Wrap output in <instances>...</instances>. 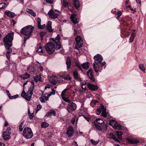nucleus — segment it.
<instances>
[{"mask_svg": "<svg viewBox=\"0 0 146 146\" xmlns=\"http://www.w3.org/2000/svg\"><path fill=\"white\" fill-rule=\"evenodd\" d=\"M57 37L56 38H52L51 41L48 43L45 46V48L46 52L49 54H52L54 52L55 49H59L61 48L60 44V38Z\"/></svg>", "mask_w": 146, "mask_h": 146, "instance_id": "1", "label": "nucleus"}, {"mask_svg": "<svg viewBox=\"0 0 146 146\" xmlns=\"http://www.w3.org/2000/svg\"><path fill=\"white\" fill-rule=\"evenodd\" d=\"M34 29V27L32 25H29L21 29L20 33L24 36H23L24 44H25L27 40L31 36Z\"/></svg>", "mask_w": 146, "mask_h": 146, "instance_id": "2", "label": "nucleus"}, {"mask_svg": "<svg viewBox=\"0 0 146 146\" xmlns=\"http://www.w3.org/2000/svg\"><path fill=\"white\" fill-rule=\"evenodd\" d=\"M31 85L29 88L27 92L26 93L23 90L21 94V96L22 97L28 101H29L31 100L32 96L33 94V90L34 88V82L31 81Z\"/></svg>", "mask_w": 146, "mask_h": 146, "instance_id": "3", "label": "nucleus"}, {"mask_svg": "<svg viewBox=\"0 0 146 146\" xmlns=\"http://www.w3.org/2000/svg\"><path fill=\"white\" fill-rule=\"evenodd\" d=\"M14 33H8L3 38V42L5 46L10 47L12 46V40L13 39Z\"/></svg>", "mask_w": 146, "mask_h": 146, "instance_id": "4", "label": "nucleus"}, {"mask_svg": "<svg viewBox=\"0 0 146 146\" xmlns=\"http://www.w3.org/2000/svg\"><path fill=\"white\" fill-rule=\"evenodd\" d=\"M23 137L27 139H30L33 136V133L31 129L28 127H25L23 131Z\"/></svg>", "mask_w": 146, "mask_h": 146, "instance_id": "5", "label": "nucleus"}, {"mask_svg": "<svg viewBox=\"0 0 146 146\" xmlns=\"http://www.w3.org/2000/svg\"><path fill=\"white\" fill-rule=\"evenodd\" d=\"M75 40L76 42V44L75 46V48L78 50L79 48H81L83 45V40L81 37L80 36H78L75 38Z\"/></svg>", "mask_w": 146, "mask_h": 146, "instance_id": "6", "label": "nucleus"}, {"mask_svg": "<svg viewBox=\"0 0 146 146\" xmlns=\"http://www.w3.org/2000/svg\"><path fill=\"white\" fill-rule=\"evenodd\" d=\"M76 105L74 103L72 102L68 104L67 110L68 112L71 113L76 110Z\"/></svg>", "mask_w": 146, "mask_h": 146, "instance_id": "7", "label": "nucleus"}, {"mask_svg": "<svg viewBox=\"0 0 146 146\" xmlns=\"http://www.w3.org/2000/svg\"><path fill=\"white\" fill-rule=\"evenodd\" d=\"M94 59L95 61L93 63V65L95 64L96 65L98 64V63H100L103 60V58L101 55L98 54L94 57Z\"/></svg>", "mask_w": 146, "mask_h": 146, "instance_id": "8", "label": "nucleus"}, {"mask_svg": "<svg viewBox=\"0 0 146 146\" xmlns=\"http://www.w3.org/2000/svg\"><path fill=\"white\" fill-rule=\"evenodd\" d=\"M95 125L96 129L100 131L106 130L107 127V125H101L98 123H95Z\"/></svg>", "mask_w": 146, "mask_h": 146, "instance_id": "9", "label": "nucleus"}, {"mask_svg": "<svg viewBox=\"0 0 146 146\" xmlns=\"http://www.w3.org/2000/svg\"><path fill=\"white\" fill-rule=\"evenodd\" d=\"M48 14L49 15V17L52 19H56L59 15L58 14L55 13L54 11L52 9L50 10Z\"/></svg>", "mask_w": 146, "mask_h": 146, "instance_id": "10", "label": "nucleus"}, {"mask_svg": "<svg viewBox=\"0 0 146 146\" xmlns=\"http://www.w3.org/2000/svg\"><path fill=\"white\" fill-rule=\"evenodd\" d=\"M74 132V131L72 126H69L67 129L66 134L69 137H72Z\"/></svg>", "mask_w": 146, "mask_h": 146, "instance_id": "11", "label": "nucleus"}, {"mask_svg": "<svg viewBox=\"0 0 146 146\" xmlns=\"http://www.w3.org/2000/svg\"><path fill=\"white\" fill-rule=\"evenodd\" d=\"M11 132L9 131H4L3 133V137L5 141L9 140L11 138Z\"/></svg>", "mask_w": 146, "mask_h": 146, "instance_id": "12", "label": "nucleus"}, {"mask_svg": "<svg viewBox=\"0 0 146 146\" xmlns=\"http://www.w3.org/2000/svg\"><path fill=\"white\" fill-rule=\"evenodd\" d=\"M87 86L89 89L92 91H95L98 90L99 88L97 85L91 84L89 82L88 83Z\"/></svg>", "mask_w": 146, "mask_h": 146, "instance_id": "13", "label": "nucleus"}, {"mask_svg": "<svg viewBox=\"0 0 146 146\" xmlns=\"http://www.w3.org/2000/svg\"><path fill=\"white\" fill-rule=\"evenodd\" d=\"M76 15L75 14H72L70 17V18L74 25H76L78 23V21L76 18Z\"/></svg>", "mask_w": 146, "mask_h": 146, "instance_id": "14", "label": "nucleus"}, {"mask_svg": "<svg viewBox=\"0 0 146 146\" xmlns=\"http://www.w3.org/2000/svg\"><path fill=\"white\" fill-rule=\"evenodd\" d=\"M5 14L9 17L12 18L15 16V13L9 10H6L5 12Z\"/></svg>", "mask_w": 146, "mask_h": 146, "instance_id": "15", "label": "nucleus"}, {"mask_svg": "<svg viewBox=\"0 0 146 146\" xmlns=\"http://www.w3.org/2000/svg\"><path fill=\"white\" fill-rule=\"evenodd\" d=\"M73 75L74 78L75 79L81 82L82 81L81 79L78 76V72L77 71H75L73 73Z\"/></svg>", "mask_w": 146, "mask_h": 146, "instance_id": "16", "label": "nucleus"}, {"mask_svg": "<svg viewBox=\"0 0 146 146\" xmlns=\"http://www.w3.org/2000/svg\"><path fill=\"white\" fill-rule=\"evenodd\" d=\"M51 24V22L49 21L46 27V29L50 32H52L53 31V30L52 29Z\"/></svg>", "mask_w": 146, "mask_h": 146, "instance_id": "17", "label": "nucleus"}, {"mask_svg": "<svg viewBox=\"0 0 146 146\" xmlns=\"http://www.w3.org/2000/svg\"><path fill=\"white\" fill-rule=\"evenodd\" d=\"M89 63L88 62H86L82 64L81 66L84 69H87L89 68Z\"/></svg>", "mask_w": 146, "mask_h": 146, "instance_id": "18", "label": "nucleus"}, {"mask_svg": "<svg viewBox=\"0 0 146 146\" xmlns=\"http://www.w3.org/2000/svg\"><path fill=\"white\" fill-rule=\"evenodd\" d=\"M30 76V75L27 73H26L20 76L21 78L23 79H26L29 78Z\"/></svg>", "mask_w": 146, "mask_h": 146, "instance_id": "19", "label": "nucleus"}, {"mask_svg": "<svg viewBox=\"0 0 146 146\" xmlns=\"http://www.w3.org/2000/svg\"><path fill=\"white\" fill-rule=\"evenodd\" d=\"M109 137L110 138L113 139V140L116 141L117 142H119V140L117 139L115 135L113 134H110L109 135Z\"/></svg>", "mask_w": 146, "mask_h": 146, "instance_id": "20", "label": "nucleus"}, {"mask_svg": "<svg viewBox=\"0 0 146 146\" xmlns=\"http://www.w3.org/2000/svg\"><path fill=\"white\" fill-rule=\"evenodd\" d=\"M128 141L130 143L133 144H137L139 142L138 140L133 138L129 139Z\"/></svg>", "mask_w": 146, "mask_h": 146, "instance_id": "21", "label": "nucleus"}, {"mask_svg": "<svg viewBox=\"0 0 146 146\" xmlns=\"http://www.w3.org/2000/svg\"><path fill=\"white\" fill-rule=\"evenodd\" d=\"M117 136L118 139H121L122 138V135H123V133L121 131H116Z\"/></svg>", "mask_w": 146, "mask_h": 146, "instance_id": "22", "label": "nucleus"}, {"mask_svg": "<svg viewBox=\"0 0 146 146\" xmlns=\"http://www.w3.org/2000/svg\"><path fill=\"white\" fill-rule=\"evenodd\" d=\"M66 64L67 65V68L68 69H69L71 65V61L70 59H67L66 62Z\"/></svg>", "mask_w": 146, "mask_h": 146, "instance_id": "23", "label": "nucleus"}, {"mask_svg": "<svg viewBox=\"0 0 146 146\" xmlns=\"http://www.w3.org/2000/svg\"><path fill=\"white\" fill-rule=\"evenodd\" d=\"M74 4L76 8H78L80 6L79 2L78 0H74Z\"/></svg>", "mask_w": 146, "mask_h": 146, "instance_id": "24", "label": "nucleus"}, {"mask_svg": "<svg viewBox=\"0 0 146 146\" xmlns=\"http://www.w3.org/2000/svg\"><path fill=\"white\" fill-rule=\"evenodd\" d=\"M88 82H85L84 83H82L81 84V87L82 88V89L84 91H85L87 90V89L86 88V86L85 85L86 84H88Z\"/></svg>", "mask_w": 146, "mask_h": 146, "instance_id": "25", "label": "nucleus"}, {"mask_svg": "<svg viewBox=\"0 0 146 146\" xmlns=\"http://www.w3.org/2000/svg\"><path fill=\"white\" fill-rule=\"evenodd\" d=\"M27 12L30 14L31 15H32L34 17H35L36 16V13L33 10L30 9H27Z\"/></svg>", "mask_w": 146, "mask_h": 146, "instance_id": "26", "label": "nucleus"}, {"mask_svg": "<svg viewBox=\"0 0 146 146\" xmlns=\"http://www.w3.org/2000/svg\"><path fill=\"white\" fill-rule=\"evenodd\" d=\"M135 35V34L134 33H132L131 36L129 38V42H132L134 40V37Z\"/></svg>", "mask_w": 146, "mask_h": 146, "instance_id": "27", "label": "nucleus"}, {"mask_svg": "<svg viewBox=\"0 0 146 146\" xmlns=\"http://www.w3.org/2000/svg\"><path fill=\"white\" fill-rule=\"evenodd\" d=\"M87 75L88 76L89 78L91 80H92V82H94L95 81V80L94 78V77L93 75V73L89 74H87Z\"/></svg>", "mask_w": 146, "mask_h": 146, "instance_id": "28", "label": "nucleus"}, {"mask_svg": "<svg viewBox=\"0 0 146 146\" xmlns=\"http://www.w3.org/2000/svg\"><path fill=\"white\" fill-rule=\"evenodd\" d=\"M61 2H62L63 4L62 5L64 7H68L69 5V3L66 1V0H62V1H61Z\"/></svg>", "mask_w": 146, "mask_h": 146, "instance_id": "29", "label": "nucleus"}, {"mask_svg": "<svg viewBox=\"0 0 146 146\" xmlns=\"http://www.w3.org/2000/svg\"><path fill=\"white\" fill-rule=\"evenodd\" d=\"M96 122H95V123H98L101 125H102V123L104 122L103 120L99 118L96 119Z\"/></svg>", "mask_w": 146, "mask_h": 146, "instance_id": "30", "label": "nucleus"}, {"mask_svg": "<svg viewBox=\"0 0 146 146\" xmlns=\"http://www.w3.org/2000/svg\"><path fill=\"white\" fill-rule=\"evenodd\" d=\"M102 113L101 115L104 117L108 118L107 116V113L106 112V109H104L102 111Z\"/></svg>", "mask_w": 146, "mask_h": 146, "instance_id": "31", "label": "nucleus"}, {"mask_svg": "<svg viewBox=\"0 0 146 146\" xmlns=\"http://www.w3.org/2000/svg\"><path fill=\"white\" fill-rule=\"evenodd\" d=\"M115 125L114 126L113 128L115 129H120L121 128V126L119 124L117 123L116 122Z\"/></svg>", "mask_w": 146, "mask_h": 146, "instance_id": "32", "label": "nucleus"}, {"mask_svg": "<svg viewBox=\"0 0 146 146\" xmlns=\"http://www.w3.org/2000/svg\"><path fill=\"white\" fill-rule=\"evenodd\" d=\"M41 126L42 128H45L48 127L49 124L47 123L44 122L41 123Z\"/></svg>", "mask_w": 146, "mask_h": 146, "instance_id": "33", "label": "nucleus"}, {"mask_svg": "<svg viewBox=\"0 0 146 146\" xmlns=\"http://www.w3.org/2000/svg\"><path fill=\"white\" fill-rule=\"evenodd\" d=\"M62 99L65 102L69 103L70 102V101L68 97H66L65 96H61Z\"/></svg>", "mask_w": 146, "mask_h": 146, "instance_id": "34", "label": "nucleus"}, {"mask_svg": "<svg viewBox=\"0 0 146 146\" xmlns=\"http://www.w3.org/2000/svg\"><path fill=\"white\" fill-rule=\"evenodd\" d=\"M12 46H10L9 47V46H5V48H6L7 50V53L10 54L12 52V50L11 48V47Z\"/></svg>", "mask_w": 146, "mask_h": 146, "instance_id": "35", "label": "nucleus"}, {"mask_svg": "<svg viewBox=\"0 0 146 146\" xmlns=\"http://www.w3.org/2000/svg\"><path fill=\"white\" fill-rule=\"evenodd\" d=\"M34 80L36 82H37L38 81H41V76L36 75V76L34 78Z\"/></svg>", "mask_w": 146, "mask_h": 146, "instance_id": "36", "label": "nucleus"}, {"mask_svg": "<svg viewBox=\"0 0 146 146\" xmlns=\"http://www.w3.org/2000/svg\"><path fill=\"white\" fill-rule=\"evenodd\" d=\"M42 96L44 98L45 100H47L49 97L50 96H49L48 94H43L42 95Z\"/></svg>", "mask_w": 146, "mask_h": 146, "instance_id": "37", "label": "nucleus"}, {"mask_svg": "<svg viewBox=\"0 0 146 146\" xmlns=\"http://www.w3.org/2000/svg\"><path fill=\"white\" fill-rule=\"evenodd\" d=\"M116 123V122L115 121L112 120L110 121L109 124L113 128L114 126L115 125Z\"/></svg>", "mask_w": 146, "mask_h": 146, "instance_id": "38", "label": "nucleus"}, {"mask_svg": "<svg viewBox=\"0 0 146 146\" xmlns=\"http://www.w3.org/2000/svg\"><path fill=\"white\" fill-rule=\"evenodd\" d=\"M98 102V101L97 100H93L91 101L90 104L91 106H93L94 105H96Z\"/></svg>", "mask_w": 146, "mask_h": 146, "instance_id": "39", "label": "nucleus"}, {"mask_svg": "<svg viewBox=\"0 0 146 146\" xmlns=\"http://www.w3.org/2000/svg\"><path fill=\"white\" fill-rule=\"evenodd\" d=\"M139 69L142 71L145 72V68L144 66V65L143 64H141L139 65Z\"/></svg>", "mask_w": 146, "mask_h": 146, "instance_id": "40", "label": "nucleus"}, {"mask_svg": "<svg viewBox=\"0 0 146 146\" xmlns=\"http://www.w3.org/2000/svg\"><path fill=\"white\" fill-rule=\"evenodd\" d=\"M75 65L77 67V68L81 70H82V68L79 62H76V63Z\"/></svg>", "mask_w": 146, "mask_h": 146, "instance_id": "41", "label": "nucleus"}, {"mask_svg": "<svg viewBox=\"0 0 146 146\" xmlns=\"http://www.w3.org/2000/svg\"><path fill=\"white\" fill-rule=\"evenodd\" d=\"M24 121H23L20 124L19 126V131H23V126L24 125Z\"/></svg>", "mask_w": 146, "mask_h": 146, "instance_id": "42", "label": "nucleus"}, {"mask_svg": "<svg viewBox=\"0 0 146 146\" xmlns=\"http://www.w3.org/2000/svg\"><path fill=\"white\" fill-rule=\"evenodd\" d=\"M90 141L94 145H96L99 142V141H95L93 139H91Z\"/></svg>", "mask_w": 146, "mask_h": 146, "instance_id": "43", "label": "nucleus"}, {"mask_svg": "<svg viewBox=\"0 0 146 146\" xmlns=\"http://www.w3.org/2000/svg\"><path fill=\"white\" fill-rule=\"evenodd\" d=\"M37 47L38 49L36 50V52H43L41 47L39 45L37 46Z\"/></svg>", "mask_w": 146, "mask_h": 146, "instance_id": "44", "label": "nucleus"}, {"mask_svg": "<svg viewBox=\"0 0 146 146\" xmlns=\"http://www.w3.org/2000/svg\"><path fill=\"white\" fill-rule=\"evenodd\" d=\"M63 78L64 79L68 80H70L71 79V77L68 75H67L66 76H64Z\"/></svg>", "mask_w": 146, "mask_h": 146, "instance_id": "45", "label": "nucleus"}, {"mask_svg": "<svg viewBox=\"0 0 146 146\" xmlns=\"http://www.w3.org/2000/svg\"><path fill=\"white\" fill-rule=\"evenodd\" d=\"M46 34V32H41L40 33V36L41 37V39H42L43 38V36L44 35Z\"/></svg>", "mask_w": 146, "mask_h": 146, "instance_id": "46", "label": "nucleus"}, {"mask_svg": "<svg viewBox=\"0 0 146 146\" xmlns=\"http://www.w3.org/2000/svg\"><path fill=\"white\" fill-rule=\"evenodd\" d=\"M52 90V91L50 92L49 94V96H50L52 95H54L55 93V91L54 89H51Z\"/></svg>", "mask_w": 146, "mask_h": 146, "instance_id": "47", "label": "nucleus"}, {"mask_svg": "<svg viewBox=\"0 0 146 146\" xmlns=\"http://www.w3.org/2000/svg\"><path fill=\"white\" fill-rule=\"evenodd\" d=\"M46 3L50 4H52L54 2V0H45Z\"/></svg>", "mask_w": 146, "mask_h": 146, "instance_id": "48", "label": "nucleus"}, {"mask_svg": "<svg viewBox=\"0 0 146 146\" xmlns=\"http://www.w3.org/2000/svg\"><path fill=\"white\" fill-rule=\"evenodd\" d=\"M30 119H32L34 117V113H31L28 115Z\"/></svg>", "mask_w": 146, "mask_h": 146, "instance_id": "49", "label": "nucleus"}, {"mask_svg": "<svg viewBox=\"0 0 146 146\" xmlns=\"http://www.w3.org/2000/svg\"><path fill=\"white\" fill-rule=\"evenodd\" d=\"M102 111V110L101 109H98L96 110V114L98 115H100Z\"/></svg>", "mask_w": 146, "mask_h": 146, "instance_id": "50", "label": "nucleus"}, {"mask_svg": "<svg viewBox=\"0 0 146 146\" xmlns=\"http://www.w3.org/2000/svg\"><path fill=\"white\" fill-rule=\"evenodd\" d=\"M40 102L42 103H44L45 102V100L42 96L40 98Z\"/></svg>", "mask_w": 146, "mask_h": 146, "instance_id": "51", "label": "nucleus"}, {"mask_svg": "<svg viewBox=\"0 0 146 146\" xmlns=\"http://www.w3.org/2000/svg\"><path fill=\"white\" fill-rule=\"evenodd\" d=\"M38 27L40 29H42L44 28L45 26V24H43L42 25H39V26H38Z\"/></svg>", "mask_w": 146, "mask_h": 146, "instance_id": "52", "label": "nucleus"}, {"mask_svg": "<svg viewBox=\"0 0 146 146\" xmlns=\"http://www.w3.org/2000/svg\"><path fill=\"white\" fill-rule=\"evenodd\" d=\"M67 90V89H65L62 92V93L61 94V96H65L66 95H65V94L66 93V92Z\"/></svg>", "mask_w": 146, "mask_h": 146, "instance_id": "53", "label": "nucleus"}, {"mask_svg": "<svg viewBox=\"0 0 146 146\" xmlns=\"http://www.w3.org/2000/svg\"><path fill=\"white\" fill-rule=\"evenodd\" d=\"M37 22L38 23V26L40 24L41 19L39 17H38L37 18Z\"/></svg>", "mask_w": 146, "mask_h": 146, "instance_id": "54", "label": "nucleus"}, {"mask_svg": "<svg viewBox=\"0 0 146 146\" xmlns=\"http://www.w3.org/2000/svg\"><path fill=\"white\" fill-rule=\"evenodd\" d=\"M5 3H2L0 4V9L3 8L5 6Z\"/></svg>", "mask_w": 146, "mask_h": 146, "instance_id": "55", "label": "nucleus"}, {"mask_svg": "<svg viewBox=\"0 0 146 146\" xmlns=\"http://www.w3.org/2000/svg\"><path fill=\"white\" fill-rule=\"evenodd\" d=\"M42 108L41 106L39 104H38L36 107V110L38 111L40 110Z\"/></svg>", "mask_w": 146, "mask_h": 146, "instance_id": "56", "label": "nucleus"}, {"mask_svg": "<svg viewBox=\"0 0 146 146\" xmlns=\"http://www.w3.org/2000/svg\"><path fill=\"white\" fill-rule=\"evenodd\" d=\"M19 96V95L18 94L16 95H14L13 96H11V97L10 98V99H15L16 98H18Z\"/></svg>", "mask_w": 146, "mask_h": 146, "instance_id": "57", "label": "nucleus"}, {"mask_svg": "<svg viewBox=\"0 0 146 146\" xmlns=\"http://www.w3.org/2000/svg\"><path fill=\"white\" fill-rule=\"evenodd\" d=\"M93 70L91 69H90L87 72L86 74H89L93 73Z\"/></svg>", "mask_w": 146, "mask_h": 146, "instance_id": "58", "label": "nucleus"}, {"mask_svg": "<svg viewBox=\"0 0 146 146\" xmlns=\"http://www.w3.org/2000/svg\"><path fill=\"white\" fill-rule=\"evenodd\" d=\"M106 62H105L104 61L102 63H101V62L100 63V64L101 65V66L102 67L104 66L105 67H104V68H105V67H106Z\"/></svg>", "mask_w": 146, "mask_h": 146, "instance_id": "59", "label": "nucleus"}, {"mask_svg": "<svg viewBox=\"0 0 146 146\" xmlns=\"http://www.w3.org/2000/svg\"><path fill=\"white\" fill-rule=\"evenodd\" d=\"M51 112V114H52L54 116H55L56 115V112L54 110H51L50 111Z\"/></svg>", "mask_w": 146, "mask_h": 146, "instance_id": "60", "label": "nucleus"}, {"mask_svg": "<svg viewBox=\"0 0 146 146\" xmlns=\"http://www.w3.org/2000/svg\"><path fill=\"white\" fill-rule=\"evenodd\" d=\"M95 65H96V64H94V65H93V68H94V70L95 72L96 73H98V71L97 70L98 69H96V67H95L96 66Z\"/></svg>", "mask_w": 146, "mask_h": 146, "instance_id": "61", "label": "nucleus"}, {"mask_svg": "<svg viewBox=\"0 0 146 146\" xmlns=\"http://www.w3.org/2000/svg\"><path fill=\"white\" fill-rule=\"evenodd\" d=\"M6 56L7 58L9 60L10 58V54L6 53Z\"/></svg>", "mask_w": 146, "mask_h": 146, "instance_id": "62", "label": "nucleus"}, {"mask_svg": "<svg viewBox=\"0 0 146 146\" xmlns=\"http://www.w3.org/2000/svg\"><path fill=\"white\" fill-rule=\"evenodd\" d=\"M100 63H98V64L95 65L96 69H98L100 68Z\"/></svg>", "mask_w": 146, "mask_h": 146, "instance_id": "63", "label": "nucleus"}, {"mask_svg": "<svg viewBox=\"0 0 146 146\" xmlns=\"http://www.w3.org/2000/svg\"><path fill=\"white\" fill-rule=\"evenodd\" d=\"M76 118H72V119L71 120V122L73 124H74L75 122Z\"/></svg>", "mask_w": 146, "mask_h": 146, "instance_id": "64", "label": "nucleus"}]
</instances>
